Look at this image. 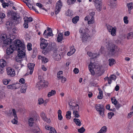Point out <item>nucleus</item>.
<instances>
[{"label":"nucleus","mask_w":133,"mask_h":133,"mask_svg":"<svg viewBox=\"0 0 133 133\" xmlns=\"http://www.w3.org/2000/svg\"><path fill=\"white\" fill-rule=\"evenodd\" d=\"M85 129L83 127H82L81 128L78 130V132L80 133H83L85 131Z\"/></svg>","instance_id":"44"},{"label":"nucleus","mask_w":133,"mask_h":133,"mask_svg":"<svg viewBox=\"0 0 133 133\" xmlns=\"http://www.w3.org/2000/svg\"><path fill=\"white\" fill-rule=\"evenodd\" d=\"M73 120L77 125L78 126H80L81 125V123L79 119L75 118Z\"/></svg>","instance_id":"29"},{"label":"nucleus","mask_w":133,"mask_h":133,"mask_svg":"<svg viewBox=\"0 0 133 133\" xmlns=\"http://www.w3.org/2000/svg\"><path fill=\"white\" fill-rule=\"evenodd\" d=\"M5 97V94L3 92H0V98L1 99H3Z\"/></svg>","instance_id":"42"},{"label":"nucleus","mask_w":133,"mask_h":133,"mask_svg":"<svg viewBox=\"0 0 133 133\" xmlns=\"http://www.w3.org/2000/svg\"><path fill=\"white\" fill-rule=\"evenodd\" d=\"M21 67L22 66L20 63H16L15 64V68L17 69V70H19Z\"/></svg>","instance_id":"33"},{"label":"nucleus","mask_w":133,"mask_h":133,"mask_svg":"<svg viewBox=\"0 0 133 133\" xmlns=\"http://www.w3.org/2000/svg\"><path fill=\"white\" fill-rule=\"evenodd\" d=\"M71 112L70 111H68L67 112L66 114V117L67 119H69L71 118Z\"/></svg>","instance_id":"35"},{"label":"nucleus","mask_w":133,"mask_h":133,"mask_svg":"<svg viewBox=\"0 0 133 133\" xmlns=\"http://www.w3.org/2000/svg\"><path fill=\"white\" fill-rule=\"evenodd\" d=\"M87 54L89 57H92L91 58L92 59L96 58L97 57V53L93 54L90 52H88Z\"/></svg>","instance_id":"24"},{"label":"nucleus","mask_w":133,"mask_h":133,"mask_svg":"<svg viewBox=\"0 0 133 133\" xmlns=\"http://www.w3.org/2000/svg\"><path fill=\"white\" fill-rule=\"evenodd\" d=\"M9 5V4L6 3H4L2 4V6L4 8H5L6 6H8Z\"/></svg>","instance_id":"61"},{"label":"nucleus","mask_w":133,"mask_h":133,"mask_svg":"<svg viewBox=\"0 0 133 133\" xmlns=\"http://www.w3.org/2000/svg\"><path fill=\"white\" fill-rule=\"evenodd\" d=\"M40 47L41 49H44L47 47L48 45L47 41L44 38H41L40 39Z\"/></svg>","instance_id":"11"},{"label":"nucleus","mask_w":133,"mask_h":133,"mask_svg":"<svg viewBox=\"0 0 133 133\" xmlns=\"http://www.w3.org/2000/svg\"><path fill=\"white\" fill-rule=\"evenodd\" d=\"M41 116L43 120L44 121H46L48 123H49L51 122L50 119H48L46 116L45 114L43 112H42L41 113Z\"/></svg>","instance_id":"19"},{"label":"nucleus","mask_w":133,"mask_h":133,"mask_svg":"<svg viewBox=\"0 0 133 133\" xmlns=\"http://www.w3.org/2000/svg\"><path fill=\"white\" fill-rule=\"evenodd\" d=\"M133 115V113L132 111L130 112L128 114V117L130 118L132 115Z\"/></svg>","instance_id":"63"},{"label":"nucleus","mask_w":133,"mask_h":133,"mask_svg":"<svg viewBox=\"0 0 133 133\" xmlns=\"http://www.w3.org/2000/svg\"><path fill=\"white\" fill-rule=\"evenodd\" d=\"M108 61L109 62V65L110 66H112L116 63L115 60L113 59H109Z\"/></svg>","instance_id":"27"},{"label":"nucleus","mask_w":133,"mask_h":133,"mask_svg":"<svg viewBox=\"0 0 133 133\" xmlns=\"http://www.w3.org/2000/svg\"><path fill=\"white\" fill-rule=\"evenodd\" d=\"M6 70L8 75L10 76L13 77L15 75V72L14 69L11 68H8Z\"/></svg>","instance_id":"15"},{"label":"nucleus","mask_w":133,"mask_h":133,"mask_svg":"<svg viewBox=\"0 0 133 133\" xmlns=\"http://www.w3.org/2000/svg\"><path fill=\"white\" fill-rule=\"evenodd\" d=\"M53 34H52V32L50 31L47 33L46 34V36H52L53 35Z\"/></svg>","instance_id":"62"},{"label":"nucleus","mask_w":133,"mask_h":133,"mask_svg":"<svg viewBox=\"0 0 133 133\" xmlns=\"http://www.w3.org/2000/svg\"><path fill=\"white\" fill-rule=\"evenodd\" d=\"M62 112V111L60 110H59L58 111V119L60 120H62L63 118V117L61 115Z\"/></svg>","instance_id":"28"},{"label":"nucleus","mask_w":133,"mask_h":133,"mask_svg":"<svg viewBox=\"0 0 133 133\" xmlns=\"http://www.w3.org/2000/svg\"><path fill=\"white\" fill-rule=\"evenodd\" d=\"M28 122L29 126H32L34 124V119L32 118H30L29 119Z\"/></svg>","instance_id":"26"},{"label":"nucleus","mask_w":133,"mask_h":133,"mask_svg":"<svg viewBox=\"0 0 133 133\" xmlns=\"http://www.w3.org/2000/svg\"><path fill=\"white\" fill-rule=\"evenodd\" d=\"M16 45L18 46L16 50L18 51V56L19 57L24 58L25 56V48L24 43L19 40H16Z\"/></svg>","instance_id":"1"},{"label":"nucleus","mask_w":133,"mask_h":133,"mask_svg":"<svg viewBox=\"0 0 133 133\" xmlns=\"http://www.w3.org/2000/svg\"><path fill=\"white\" fill-rule=\"evenodd\" d=\"M111 100L112 104H114L115 105L117 104V101L115 99L111 98Z\"/></svg>","instance_id":"52"},{"label":"nucleus","mask_w":133,"mask_h":133,"mask_svg":"<svg viewBox=\"0 0 133 133\" xmlns=\"http://www.w3.org/2000/svg\"><path fill=\"white\" fill-rule=\"evenodd\" d=\"M112 7H115L116 6V4L115 3L112 2L111 1L110 2V4H109Z\"/></svg>","instance_id":"55"},{"label":"nucleus","mask_w":133,"mask_h":133,"mask_svg":"<svg viewBox=\"0 0 133 133\" xmlns=\"http://www.w3.org/2000/svg\"><path fill=\"white\" fill-rule=\"evenodd\" d=\"M116 46L113 44L109 43L108 50L112 55L114 54L115 53V49Z\"/></svg>","instance_id":"14"},{"label":"nucleus","mask_w":133,"mask_h":133,"mask_svg":"<svg viewBox=\"0 0 133 133\" xmlns=\"http://www.w3.org/2000/svg\"><path fill=\"white\" fill-rule=\"evenodd\" d=\"M115 107L116 109H118L119 108L121 107V105L119 103H117L115 105Z\"/></svg>","instance_id":"60"},{"label":"nucleus","mask_w":133,"mask_h":133,"mask_svg":"<svg viewBox=\"0 0 133 133\" xmlns=\"http://www.w3.org/2000/svg\"><path fill=\"white\" fill-rule=\"evenodd\" d=\"M70 51L68 52L67 55L68 56H70L73 54L75 51V49L74 48V46L72 45L70 48Z\"/></svg>","instance_id":"21"},{"label":"nucleus","mask_w":133,"mask_h":133,"mask_svg":"<svg viewBox=\"0 0 133 133\" xmlns=\"http://www.w3.org/2000/svg\"><path fill=\"white\" fill-rule=\"evenodd\" d=\"M133 38V32H130L128 34L127 38L128 39H131Z\"/></svg>","instance_id":"36"},{"label":"nucleus","mask_w":133,"mask_h":133,"mask_svg":"<svg viewBox=\"0 0 133 133\" xmlns=\"http://www.w3.org/2000/svg\"><path fill=\"white\" fill-rule=\"evenodd\" d=\"M98 68V67L95 65V63H92L90 62V64L89 65V70L92 75H94L95 72L94 70L95 68Z\"/></svg>","instance_id":"13"},{"label":"nucleus","mask_w":133,"mask_h":133,"mask_svg":"<svg viewBox=\"0 0 133 133\" xmlns=\"http://www.w3.org/2000/svg\"><path fill=\"white\" fill-rule=\"evenodd\" d=\"M16 40L15 41V44L10 45V46L7 48L6 52L8 55H9L12 53L14 50H17L18 46L16 45Z\"/></svg>","instance_id":"6"},{"label":"nucleus","mask_w":133,"mask_h":133,"mask_svg":"<svg viewBox=\"0 0 133 133\" xmlns=\"http://www.w3.org/2000/svg\"><path fill=\"white\" fill-rule=\"evenodd\" d=\"M49 133H57L55 129L52 128V129L49 132Z\"/></svg>","instance_id":"59"},{"label":"nucleus","mask_w":133,"mask_h":133,"mask_svg":"<svg viewBox=\"0 0 133 133\" xmlns=\"http://www.w3.org/2000/svg\"><path fill=\"white\" fill-rule=\"evenodd\" d=\"M53 57L56 60L58 61L61 59V56L60 55H58L57 56H56Z\"/></svg>","instance_id":"49"},{"label":"nucleus","mask_w":133,"mask_h":133,"mask_svg":"<svg viewBox=\"0 0 133 133\" xmlns=\"http://www.w3.org/2000/svg\"><path fill=\"white\" fill-rule=\"evenodd\" d=\"M13 115L14 117V118L11 121L12 123L14 124H17V117L16 114V111L15 109H12Z\"/></svg>","instance_id":"16"},{"label":"nucleus","mask_w":133,"mask_h":133,"mask_svg":"<svg viewBox=\"0 0 133 133\" xmlns=\"http://www.w3.org/2000/svg\"><path fill=\"white\" fill-rule=\"evenodd\" d=\"M66 14L67 16H72L73 15V13L71 11L68 10L66 12Z\"/></svg>","instance_id":"37"},{"label":"nucleus","mask_w":133,"mask_h":133,"mask_svg":"<svg viewBox=\"0 0 133 133\" xmlns=\"http://www.w3.org/2000/svg\"><path fill=\"white\" fill-rule=\"evenodd\" d=\"M94 4L96 9L98 11H100L102 9V0H93Z\"/></svg>","instance_id":"9"},{"label":"nucleus","mask_w":133,"mask_h":133,"mask_svg":"<svg viewBox=\"0 0 133 133\" xmlns=\"http://www.w3.org/2000/svg\"><path fill=\"white\" fill-rule=\"evenodd\" d=\"M20 83L22 84L21 85L20 84V87H21L20 91L22 93H24L25 92L27 88V85L25 83L24 79L23 78H21L19 81Z\"/></svg>","instance_id":"5"},{"label":"nucleus","mask_w":133,"mask_h":133,"mask_svg":"<svg viewBox=\"0 0 133 133\" xmlns=\"http://www.w3.org/2000/svg\"><path fill=\"white\" fill-rule=\"evenodd\" d=\"M128 17L127 16H125L123 18V21L125 23L127 24L128 23Z\"/></svg>","instance_id":"48"},{"label":"nucleus","mask_w":133,"mask_h":133,"mask_svg":"<svg viewBox=\"0 0 133 133\" xmlns=\"http://www.w3.org/2000/svg\"><path fill=\"white\" fill-rule=\"evenodd\" d=\"M10 81V79H4L3 80V82L4 84L6 85L8 84Z\"/></svg>","instance_id":"41"},{"label":"nucleus","mask_w":133,"mask_h":133,"mask_svg":"<svg viewBox=\"0 0 133 133\" xmlns=\"http://www.w3.org/2000/svg\"><path fill=\"white\" fill-rule=\"evenodd\" d=\"M73 114L74 115V116L75 117L78 118L79 117L78 112L75 110H74Z\"/></svg>","instance_id":"38"},{"label":"nucleus","mask_w":133,"mask_h":133,"mask_svg":"<svg viewBox=\"0 0 133 133\" xmlns=\"http://www.w3.org/2000/svg\"><path fill=\"white\" fill-rule=\"evenodd\" d=\"M56 93V91L55 90H52L50 92H49L48 94V97H50L51 96L54 95Z\"/></svg>","instance_id":"32"},{"label":"nucleus","mask_w":133,"mask_h":133,"mask_svg":"<svg viewBox=\"0 0 133 133\" xmlns=\"http://www.w3.org/2000/svg\"><path fill=\"white\" fill-rule=\"evenodd\" d=\"M103 106L100 104H97L95 106V109L97 111H99L100 115L102 116L104 115V109Z\"/></svg>","instance_id":"12"},{"label":"nucleus","mask_w":133,"mask_h":133,"mask_svg":"<svg viewBox=\"0 0 133 133\" xmlns=\"http://www.w3.org/2000/svg\"><path fill=\"white\" fill-rule=\"evenodd\" d=\"M114 115V114L112 112H109L108 114V117L109 118L111 119L112 116Z\"/></svg>","instance_id":"46"},{"label":"nucleus","mask_w":133,"mask_h":133,"mask_svg":"<svg viewBox=\"0 0 133 133\" xmlns=\"http://www.w3.org/2000/svg\"><path fill=\"white\" fill-rule=\"evenodd\" d=\"M52 50V48L51 45L49 46L48 47L43 50L42 51V53L44 55L46 54L50 51Z\"/></svg>","instance_id":"20"},{"label":"nucleus","mask_w":133,"mask_h":133,"mask_svg":"<svg viewBox=\"0 0 133 133\" xmlns=\"http://www.w3.org/2000/svg\"><path fill=\"white\" fill-rule=\"evenodd\" d=\"M28 22L24 21V23L23 24V26L24 28H27L28 27Z\"/></svg>","instance_id":"56"},{"label":"nucleus","mask_w":133,"mask_h":133,"mask_svg":"<svg viewBox=\"0 0 133 133\" xmlns=\"http://www.w3.org/2000/svg\"><path fill=\"white\" fill-rule=\"evenodd\" d=\"M33 21V19L32 17H27L26 19L24 20V21L26 22H32Z\"/></svg>","instance_id":"39"},{"label":"nucleus","mask_w":133,"mask_h":133,"mask_svg":"<svg viewBox=\"0 0 133 133\" xmlns=\"http://www.w3.org/2000/svg\"><path fill=\"white\" fill-rule=\"evenodd\" d=\"M38 58L39 59H41L42 62L44 63H46L48 61V59L45 57H43L41 56H39Z\"/></svg>","instance_id":"22"},{"label":"nucleus","mask_w":133,"mask_h":133,"mask_svg":"<svg viewBox=\"0 0 133 133\" xmlns=\"http://www.w3.org/2000/svg\"><path fill=\"white\" fill-rule=\"evenodd\" d=\"M48 83L47 81L44 80H40V81L38 82L36 85L38 89H41V87L42 88L45 87L47 86Z\"/></svg>","instance_id":"8"},{"label":"nucleus","mask_w":133,"mask_h":133,"mask_svg":"<svg viewBox=\"0 0 133 133\" xmlns=\"http://www.w3.org/2000/svg\"><path fill=\"white\" fill-rule=\"evenodd\" d=\"M63 35L60 33L58 35L57 37V41L58 42H61L63 38Z\"/></svg>","instance_id":"30"},{"label":"nucleus","mask_w":133,"mask_h":133,"mask_svg":"<svg viewBox=\"0 0 133 133\" xmlns=\"http://www.w3.org/2000/svg\"><path fill=\"white\" fill-rule=\"evenodd\" d=\"M59 52V51L57 50H55L54 53L53 54V57L56 56H57L58 55H60V54L58 53Z\"/></svg>","instance_id":"45"},{"label":"nucleus","mask_w":133,"mask_h":133,"mask_svg":"<svg viewBox=\"0 0 133 133\" xmlns=\"http://www.w3.org/2000/svg\"><path fill=\"white\" fill-rule=\"evenodd\" d=\"M6 65V61L3 59H1L0 60V66L3 68Z\"/></svg>","instance_id":"25"},{"label":"nucleus","mask_w":133,"mask_h":133,"mask_svg":"<svg viewBox=\"0 0 133 133\" xmlns=\"http://www.w3.org/2000/svg\"><path fill=\"white\" fill-rule=\"evenodd\" d=\"M5 17V15L3 13H0V17L3 19Z\"/></svg>","instance_id":"58"},{"label":"nucleus","mask_w":133,"mask_h":133,"mask_svg":"<svg viewBox=\"0 0 133 133\" xmlns=\"http://www.w3.org/2000/svg\"><path fill=\"white\" fill-rule=\"evenodd\" d=\"M106 27L109 32L113 36H115L116 35V28L115 27H113L109 25H107Z\"/></svg>","instance_id":"7"},{"label":"nucleus","mask_w":133,"mask_h":133,"mask_svg":"<svg viewBox=\"0 0 133 133\" xmlns=\"http://www.w3.org/2000/svg\"><path fill=\"white\" fill-rule=\"evenodd\" d=\"M38 104H41L43 103L44 101L42 98H39L38 100Z\"/></svg>","instance_id":"54"},{"label":"nucleus","mask_w":133,"mask_h":133,"mask_svg":"<svg viewBox=\"0 0 133 133\" xmlns=\"http://www.w3.org/2000/svg\"><path fill=\"white\" fill-rule=\"evenodd\" d=\"M22 58L19 57L18 56V57H16V61L17 62H19L22 61Z\"/></svg>","instance_id":"57"},{"label":"nucleus","mask_w":133,"mask_h":133,"mask_svg":"<svg viewBox=\"0 0 133 133\" xmlns=\"http://www.w3.org/2000/svg\"><path fill=\"white\" fill-rule=\"evenodd\" d=\"M79 19V17L78 16H76L72 18V21L73 23L75 24L77 23Z\"/></svg>","instance_id":"31"},{"label":"nucleus","mask_w":133,"mask_h":133,"mask_svg":"<svg viewBox=\"0 0 133 133\" xmlns=\"http://www.w3.org/2000/svg\"><path fill=\"white\" fill-rule=\"evenodd\" d=\"M6 25L7 26V27L10 28V27L12 25V23L8 21L6 22Z\"/></svg>","instance_id":"53"},{"label":"nucleus","mask_w":133,"mask_h":133,"mask_svg":"<svg viewBox=\"0 0 133 133\" xmlns=\"http://www.w3.org/2000/svg\"><path fill=\"white\" fill-rule=\"evenodd\" d=\"M62 5V3L60 0H59L57 2L55 9V14H57L60 11Z\"/></svg>","instance_id":"10"},{"label":"nucleus","mask_w":133,"mask_h":133,"mask_svg":"<svg viewBox=\"0 0 133 133\" xmlns=\"http://www.w3.org/2000/svg\"><path fill=\"white\" fill-rule=\"evenodd\" d=\"M20 84L18 83L16 84H14L8 85L7 86V88L9 89H17L20 87Z\"/></svg>","instance_id":"17"},{"label":"nucleus","mask_w":133,"mask_h":133,"mask_svg":"<svg viewBox=\"0 0 133 133\" xmlns=\"http://www.w3.org/2000/svg\"><path fill=\"white\" fill-rule=\"evenodd\" d=\"M74 72L75 73L77 74L79 72V70L77 68H75L74 70Z\"/></svg>","instance_id":"64"},{"label":"nucleus","mask_w":133,"mask_h":133,"mask_svg":"<svg viewBox=\"0 0 133 133\" xmlns=\"http://www.w3.org/2000/svg\"><path fill=\"white\" fill-rule=\"evenodd\" d=\"M11 16L15 23L18 24L21 22L22 18L19 14L14 12L12 14Z\"/></svg>","instance_id":"3"},{"label":"nucleus","mask_w":133,"mask_h":133,"mask_svg":"<svg viewBox=\"0 0 133 133\" xmlns=\"http://www.w3.org/2000/svg\"><path fill=\"white\" fill-rule=\"evenodd\" d=\"M79 31L82 36L83 42L87 41L88 38L90 36L88 34L85 32V30L82 28H81Z\"/></svg>","instance_id":"4"},{"label":"nucleus","mask_w":133,"mask_h":133,"mask_svg":"<svg viewBox=\"0 0 133 133\" xmlns=\"http://www.w3.org/2000/svg\"><path fill=\"white\" fill-rule=\"evenodd\" d=\"M76 1V0H67V3L68 5H71L73 4Z\"/></svg>","instance_id":"40"},{"label":"nucleus","mask_w":133,"mask_h":133,"mask_svg":"<svg viewBox=\"0 0 133 133\" xmlns=\"http://www.w3.org/2000/svg\"><path fill=\"white\" fill-rule=\"evenodd\" d=\"M1 38L3 41L4 46L8 47L7 45L10 44L12 41L15 38L14 35L2 34L1 35Z\"/></svg>","instance_id":"2"},{"label":"nucleus","mask_w":133,"mask_h":133,"mask_svg":"<svg viewBox=\"0 0 133 133\" xmlns=\"http://www.w3.org/2000/svg\"><path fill=\"white\" fill-rule=\"evenodd\" d=\"M94 17H92L90 20L88 21V24H91L94 23Z\"/></svg>","instance_id":"43"},{"label":"nucleus","mask_w":133,"mask_h":133,"mask_svg":"<svg viewBox=\"0 0 133 133\" xmlns=\"http://www.w3.org/2000/svg\"><path fill=\"white\" fill-rule=\"evenodd\" d=\"M107 128L106 126H103L102 127L100 131L101 133H105L107 131Z\"/></svg>","instance_id":"34"},{"label":"nucleus","mask_w":133,"mask_h":133,"mask_svg":"<svg viewBox=\"0 0 133 133\" xmlns=\"http://www.w3.org/2000/svg\"><path fill=\"white\" fill-rule=\"evenodd\" d=\"M127 6L128 8V10L129 11V13H130L131 10L133 8V3L131 2L128 3Z\"/></svg>","instance_id":"23"},{"label":"nucleus","mask_w":133,"mask_h":133,"mask_svg":"<svg viewBox=\"0 0 133 133\" xmlns=\"http://www.w3.org/2000/svg\"><path fill=\"white\" fill-rule=\"evenodd\" d=\"M27 46V49L28 50L30 51L32 50V45L30 43H29L28 44Z\"/></svg>","instance_id":"47"},{"label":"nucleus","mask_w":133,"mask_h":133,"mask_svg":"<svg viewBox=\"0 0 133 133\" xmlns=\"http://www.w3.org/2000/svg\"><path fill=\"white\" fill-rule=\"evenodd\" d=\"M54 128L51 127L50 126L46 125L45 127V129L48 130H50V131L52 129V128Z\"/></svg>","instance_id":"50"},{"label":"nucleus","mask_w":133,"mask_h":133,"mask_svg":"<svg viewBox=\"0 0 133 133\" xmlns=\"http://www.w3.org/2000/svg\"><path fill=\"white\" fill-rule=\"evenodd\" d=\"M110 79L112 80H115L116 78V76L114 74L110 75Z\"/></svg>","instance_id":"51"},{"label":"nucleus","mask_w":133,"mask_h":133,"mask_svg":"<svg viewBox=\"0 0 133 133\" xmlns=\"http://www.w3.org/2000/svg\"><path fill=\"white\" fill-rule=\"evenodd\" d=\"M35 65V64L33 63H30L28 64V67L29 69L28 70V72H30L31 75L33 73Z\"/></svg>","instance_id":"18"}]
</instances>
